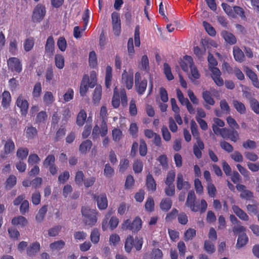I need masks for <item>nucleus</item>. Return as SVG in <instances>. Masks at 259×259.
I'll return each mask as SVG.
<instances>
[{
  "mask_svg": "<svg viewBox=\"0 0 259 259\" xmlns=\"http://www.w3.org/2000/svg\"><path fill=\"white\" fill-rule=\"evenodd\" d=\"M235 60L240 63L242 62L245 59L244 53L238 46H234L233 50Z\"/></svg>",
  "mask_w": 259,
  "mask_h": 259,
  "instance_id": "23",
  "label": "nucleus"
},
{
  "mask_svg": "<svg viewBox=\"0 0 259 259\" xmlns=\"http://www.w3.org/2000/svg\"><path fill=\"white\" fill-rule=\"evenodd\" d=\"M28 223L27 219L23 216L19 215L17 217H14L12 220V224L13 225H20L21 227L25 226Z\"/></svg>",
  "mask_w": 259,
  "mask_h": 259,
  "instance_id": "31",
  "label": "nucleus"
},
{
  "mask_svg": "<svg viewBox=\"0 0 259 259\" xmlns=\"http://www.w3.org/2000/svg\"><path fill=\"white\" fill-rule=\"evenodd\" d=\"M11 101V97L9 91H5L2 94V106L3 108L7 109L10 106Z\"/></svg>",
  "mask_w": 259,
  "mask_h": 259,
  "instance_id": "25",
  "label": "nucleus"
},
{
  "mask_svg": "<svg viewBox=\"0 0 259 259\" xmlns=\"http://www.w3.org/2000/svg\"><path fill=\"white\" fill-rule=\"evenodd\" d=\"M176 177L175 172L174 170H170L166 176L165 183L166 185H174V182L175 181Z\"/></svg>",
  "mask_w": 259,
  "mask_h": 259,
  "instance_id": "57",
  "label": "nucleus"
},
{
  "mask_svg": "<svg viewBox=\"0 0 259 259\" xmlns=\"http://www.w3.org/2000/svg\"><path fill=\"white\" fill-rule=\"evenodd\" d=\"M55 41L52 36L48 37L45 46V52L47 56H52L54 52Z\"/></svg>",
  "mask_w": 259,
  "mask_h": 259,
  "instance_id": "16",
  "label": "nucleus"
},
{
  "mask_svg": "<svg viewBox=\"0 0 259 259\" xmlns=\"http://www.w3.org/2000/svg\"><path fill=\"white\" fill-rule=\"evenodd\" d=\"M134 239L132 236L129 235L127 237L125 244L124 248L127 252L131 251L132 249L134 247Z\"/></svg>",
  "mask_w": 259,
  "mask_h": 259,
  "instance_id": "41",
  "label": "nucleus"
},
{
  "mask_svg": "<svg viewBox=\"0 0 259 259\" xmlns=\"http://www.w3.org/2000/svg\"><path fill=\"white\" fill-rule=\"evenodd\" d=\"M143 167V164L142 161L140 159L136 160L133 164V170L135 172L139 174L140 173Z\"/></svg>",
  "mask_w": 259,
  "mask_h": 259,
  "instance_id": "64",
  "label": "nucleus"
},
{
  "mask_svg": "<svg viewBox=\"0 0 259 259\" xmlns=\"http://www.w3.org/2000/svg\"><path fill=\"white\" fill-rule=\"evenodd\" d=\"M191 131L193 138L196 141L202 140L200 137L199 133L198 130V126L194 120L191 121Z\"/></svg>",
  "mask_w": 259,
  "mask_h": 259,
  "instance_id": "33",
  "label": "nucleus"
},
{
  "mask_svg": "<svg viewBox=\"0 0 259 259\" xmlns=\"http://www.w3.org/2000/svg\"><path fill=\"white\" fill-rule=\"evenodd\" d=\"M202 97L204 100L206 105H204V107L206 109H209L210 107L209 105L213 106L215 104L214 99L212 97L211 93L208 91H204L202 93Z\"/></svg>",
  "mask_w": 259,
  "mask_h": 259,
  "instance_id": "17",
  "label": "nucleus"
},
{
  "mask_svg": "<svg viewBox=\"0 0 259 259\" xmlns=\"http://www.w3.org/2000/svg\"><path fill=\"white\" fill-rule=\"evenodd\" d=\"M89 81V77L87 74H84L82 78L79 88V93L81 96L83 97L85 95L88 90V83Z\"/></svg>",
  "mask_w": 259,
  "mask_h": 259,
  "instance_id": "18",
  "label": "nucleus"
},
{
  "mask_svg": "<svg viewBox=\"0 0 259 259\" xmlns=\"http://www.w3.org/2000/svg\"><path fill=\"white\" fill-rule=\"evenodd\" d=\"M48 118V114L45 111H41L37 114L35 118V123L40 125L41 123H45Z\"/></svg>",
  "mask_w": 259,
  "mask_h": 259,
  "instance_id": "27",
  "label": "nucleus"
},
{
  "mask_svg": "<svg viewBox=\"0 0 259 259\" xmlns=\"http://www.w3.org/2000/svg\"><path fill=\"white\" fill-rule=\"evenodd\" d=\"M190 187V185L187 181H184L183 175L182 173H179L177 177V188L179 190L183 188L187 189Z\"/></svg>",
  "mask_w": 259,
  "mask_h": 259,
  "instance_id": "20",
  "label": "nucleus"
},
{
  "mask_svg": "<svg viewBox=\"0 0 259 259\" xmlns=\"http://www.w3.org/2000/svg\"><path fill=\"white\" fill-rule=\"evenodd\" d=\"M87 113L84 110H81L78 113L76 118V124L79 126H82L87 119Z\"/></svg>",
  "mask_w": 259,
  "mask_h": 259,
  "instance_id": "35",
  "label": "nucleus"
},
{
  "mask_svg": "<svg viewBox=\"0 0 259 259\" xmlns=\"http://www.w3.org/2000/svg\"><path fill=\"white\" fill-rule=\"evenodd\" d=\"M249 104L251 110L256 114H259V102L255 98H251L249 100Z\"/></svg>",
  "mask_w": 259,
  "mask_h": 259,
  "instance_id": "53",
  "label": "nucleus"
},
{
  "mask_svg": "<svg viewBox=\"0 0 259 259\" xmlns=\"http://www.w3.org/2000/svg\"><path fill=\"white\" fill-rule=\"evenodd\" d=\"M81 211L83 221L85 225L92 227L96 224L98 220V211L96 209H92L87 206H82Z\"/></svg>",
  "mask_w": 259,
  "mask_h": 259,
  "instance_id": "2",
  "label": "nucleus"
},
{
  "mask_svg": "<svg viewBox=\"0 0 259 259\" xmlns=\"http://www.w3.org/2000/svg\"><path fill=\"white\" fill-rule=\"evenodd\" d=\"M9 70L12 72L19 73L22 70V64L20 60L16 57L10 58L7 61Z\"/></svg>",
  "mask_w": 259,
  "mask_h": 259,
  "instance_id": "7",
  "label": "nucleus"
},
{
  "mask_svg": "<svg viewBox=\"0 0 259 259\" xmlns=\"http://www.w3.org/2000/svg\"><path fill=\"white\" fill-rule=\"evenodd\" d=\"M259 204L257 202H255L253 204H248L246 205V209L249 214H253L257 215L258 212Z\"/></svg>",
  "mask_w": 259,
  "mask_h": 259,
  "instance_id": "43",
  "label": "nucleus"
},
{
  "mask_svg": "<svg viewBox=\"0 0 259 259\" xmlns=\"http://www.w3.org/2000/svg\"><path fill=\"white\" fill-rule=\"evenodd\" d=\"M172 204V202L170 198H165L161 200L159 206L162 211L167 212L171 208Z\"/></svg>",
  "mask_w": 259,
  "mask_h": 259,
  "instance_id": "24",
  "label": "nucleus"
},
{
  "mask_svg": "<svg viewBox=\"0 0 259 259\" xmlns=\"http://www.w3.org/2000/svg\"><path fill=\"white\" fill-rule=\"evenodd\" d=\"M221 35L224 38L225 40L231 45H234L237 42V39L236 37L232 33L225 30L222 32Z\"/></svg>",
  "mask_w": 259,
  "mask_h": 259,
  "instance_id": "22",
  "label": "nucleus"
},
{
  "mask_svg": "<svg viewBox=\"0 0 259 259\" xmlns=\"http://www.w3.org/2000/svg\"><path fill=\"white\" fill-rule=\"evenodd\" d=\"M196 236V230L192 228L187 229L185 233V240L186 241L192 240Z\"/></svg>",
  "mask_w": 259,
  "mask_h": 259,
  "instance_id": "63",
  "label": "nucleus"
},
{
  "mask_svg": "<svg viewBox=\"0 0 259 259\" xmlns=\"http://www.w3.org/2000/svg\"><path fill=\"white\" fill-rule=\"evenodd\" d=\"M147 80L146 79L141 80V74L137 72L135 73V87L138 94L143 95L147 88Z\"/></svg>",
  "mask_w": 259,
  "mask_h": 259,
  "instance_id": "5",
  "label": "nucleus"
},
{
  "mask_svg": "<svg viewBox=\"0 0 259 259\" xmlns=\"http://www.w3.org/2000/svg\"><path fill=\"white\" fill-rule=\"evenodd\" d=\"M142 221L140 218L137 217L131 222L129 219L124 221L121 225L123 230H131L133 232H138L142 228Z\"/></svg>",
  "mask_w": 259,
  "mask_h": 259,
  "instance_id": "3",
  "label": "nucleus"
},
{
  "mask_svg": "<svg viewBox=\"0 0 259 259\" xmlns=\"http://www.w3.org/2000/svg\"><path fill=\"white\" fill-rule=\"evenodd\" d=\"M184 59L188 63L193 77L196 79L199 78L200 75L197 67L194 64L193 58L190 56L185 55L184 57Z\"/></svg>",
  "mask_w": 259,
  "mask_h": 259,
  "instance_id": "12",
  "label": "nucleus"
},
{
  "mask_svg": "<svg viewBox=\"0 0 259 259\" xmlns=\"http://www.w3.org/2000/svg\"><path fill=\"white\" fill-rule=\"evenodd\" d=\"M248 241V237L246 233L240 234L238 236L236 246L238 248H241L245 245Z\"/></svg>",
  "mask_w": 259,
  "mask_h": 259,
  "instance_id": "36",
  "label": "nucleus"
},
{
  "mask_svg": "<svg viewBox=\"0 0 259 259\" xmlns=\"http://www.w3.org/2000/svg\"><path fill=\"white\" fill-rule=\"evenodd\" d=\"M112 136L113 141L118 142L122 138V132L119 128H115L112 131Z\"/></svg>",
  "mask_w": 259,
  "mask_h": 259,
  "instance_id": "50",
  "label": "nucleus"
},
{
  "mask_svg": "<svg viewBox=\"0 0 259 259\" xmlns=\"http://www.w3.org/2000/svg\"><path fill=\"white\" fill-rule=\"evenodd\" d=\"M122 83L125 85L128 90L133 88L134 84L133 72L132 70H129L128 72L126 70H124L122 74L121 78Z\"/></svg>",
  "mask_w": 259,
  "mask_h": 259,
  "instance_id": "8",
  "label": "nucleus"
},
{
  "mask_svg": "<svg viewBox=\"0 0 259 259\" xmlns=\"http://www.w3.org/2000/svg\"><path fill=\"white\" fill-rule=\"evenodd\" d=\"M42 92V88L41 83L40 82H37L34 85L32 95L34 99H37L40 97Z\"/></svg>",
  "mask_w": 259,
  "mask_h": 259,
  "instance_id": "34",
  "label": "nucleus"
},
{
  "mask_svg": "<svg viewBox=\"0 0 259 259\" xmlns=\"http://www.w3.org/2000/svg\"><path fill=\"white\" fill-rule=\"evenodd\" d=\"M17 178L14 175H10L7 179L5 183V187L7 189L12 188L16 184Z\"/></svg>",
  "mask_w": 259,
  "mask_h": 259,
  "instance_id": "46",
  "label": "nucleus"
},
{
  "mask_svg": "<svg viewBox=\"0 0 259 259\" xmlns=\"http://www.w3.org/2000/svg\"><path fill=\"white\" fill-rule=\"evenodd\" d=\"M65 242L62 240L55 241L50 245L52 250H60L65 246Z\"/></svg>",
  "mask_w": 259,
  "mask_h": 259,
  "instance_id": "55",
  "label": "nucleus"
},
{
  "mask_svg": "<svg viewBox=\"0 0 259 259\" xmlns=\"http://www.w3.org/2000/svg\"><path fill=\"white\" fill-rule=\"evenodd\" d=\"M204 249L208 254H212L215 251L214 244L210 240H206L204 243Z\"/></svg>",
  "mask_w": 259,
  "mask_h": 259,
  "instance_id": "45",
  "label": "nucleus"
},
{
  "mask_svg": "<svg viewBox=\"0 0 259 259\" xmlns=\"http://www.w3.org/2000/svg\"><path fill=\"white\" fill-rule=\"evenodd\" d=\"M234 213L241 220L248 221L249 217L247 214L238 206L234 205L232 207Z\"/></svg>",
  "mask_w": 259,
  "mask_h": 259,
  "instance_id": "19",
  "label": "nucleus"
},
{
  "mask_svg": "<svg viewBox=\"0 0 259 259\" xmlns=\"http://www.w3.org/2000/svg\"><path fill=\"white\" fill-rule=\"evenodd\" d=\"M55 157L54 155L50 154L47 156L43 162V165L46 167L55 164Z\"/></svg>",
  "mask_w": 259,
  "mask_h": 259,
  "instance_id": "61",
  "label": "nucleus"
},
{
  "mask_svg": "<svg viewBox=\"0 0 259 259\" xmlns=\"http://www.w3.org/2000/svg\"><path fill=\"white\" fill-rule=\"evenodd\" d=\"M43 101L47 106L51 105L54 101V98L52 93L49 91L46 92L43 96Z\"/></svg>",
  "mask_w": 259,
  "mask_h": 259,
  "instance_id": "42",
  "label": "nucleus"
},
{
  "mask_svg": "<svg viewBox=\"0 0 259 259\" xmlns=\"http://www.w3.org/2000/svg\"><path fill=\"white\" fill-rule=\"evenodd\" d=\"M65 125L61 124L60 127L56 131V135L54 138V141L58 142L62 138H63L66 134Z\"/></svg>",
  "mask_w": 259,
  "mask_h": 259,
  "instance_id": "39",
  "label": "nucleus"
},
{
  "mask_svg": "<svg viewBox=\"0 0 259 259\" xmlns=\"http://www.w3.org/2000/svg\"><path fill=\"white\" fill-rule=\"evenodd\" d=\"M112 105L115 108H118L120 105L119 95L117 87L114 90L113 97L112 99Z\"/></svg>",
  "mask_w": 259,
  "mask_h": 259,
  "instance_id": "40",
  "label": "nucleus"
},
{
  "mask_svg": "<svg viewBox=\"0 0 259 259\" xmlns=\"http://www.w3.org/2000/svg\"><path fill=\"white\" fill-rule=\"evenodd\" d=\"M15 145L14 141L11 138L8 139L4 145L3 151L0 154L1 158H6L9 154L14 151Z\"/></svg>",
  "mask_w": 259,
  "mask_h": 259,
  "instance_id": "6",
  "label": "nucleus"
},
{
  "mask_svg": "<svg viewBox=\"0 0 259 259\" xmlns=\"http://www.w3.org/2000/svg\"><path fill=\"white\" fill-rule=\"evenodd\" d=\"M204 149V144L202 140L197 141L193 146V152L195 156L198 159L202 156V151Z\"/></svg>",
  "mask_w": 259,
  "mask_h": 259,
  "instance_id": "13",
  "label": "nucleus"
},
{
  "mask_svg": "<svg viewBox=\"0 0 259 259\" xmlns=\"http://www.w3.org/2000/svg\"><path fill=\"white\" fill-rule=\"evenodd\" d=\"M196 196L193 191L188 192L186 205L190 208L192 211L197 212L199 210V205H195Z\"/></svg>",
  "mask_w": 259,
  "mask_h": 259,
  "instance_id": "10",
  "label": "nucleus"
},
{
  "mask_svg": "<svg viewBox=\"0 0 259 259\" xmlns=\"http://www.w3.org/2000/svg\"><path fill=\"white\" fill-rule=\"evenodd\" d=\"M17 106L20 108V111L22 116H25L28 112L29 104L28 101L24 99L22 95L18 97L16 101Z\"/></svg>",
  "mask_w": 259,
  "mask_h": 259,
  "instance_id": "11",
  "label": "nucleus"
},
{
  "mask_svg": "<svg viewBox=\"0 0 259 259\" xmlns=\"http://www.w3.org/2000/svg\"><path fill=\"white\" fill-rule=\"evenodd\" d=\"M47 211V206L44 205L39 210L38 213L36 214L35 219L38 222H41L43 221L45 215Z\"/></svg>",
  "mask_w": 259,
  "mask_h": 259,
  "instance_id": "49",
  "label": "nucleus"
},
{
  "mask_svg": "<svg viewBox=\"0 0 259 259\" xmlns=\"http://www.w3.org/2000/svg\"><path fill=\"white\" fill-rule=\"evenodd\" d=\"M102 96V88L100 85H98L94 90L93 96V101L95 104L98 103Z\"/></svg>",
  "mask_w": 259,
  "mask_h": 259,
  "instance_id": "38",
  "label": "nucleus"
},
{
  "mask_svg": "<svg viewBox=\"0 0 259 259\" xmlns=\"http://www.w3.org/2000/svg\"><path fill=\"white\" fill-rule=\"evenodd\" d=\"M40 248V244L38 242L35 241L30 245L27 248L26 252L28 255L32 256L38 252Z\"/></svg>",
  "mask_w": 259,
  "mask_h": 259,
  "instance_id": "21",
  "label": "nucleus"
},
{
  "mask_svg": "<svg viewBox=\"0 0 259 259\" xmlns=\"http://www.w3.org/2000/svg\"><path fill=\"white\" fill-rule=\"evenodd\" d=\"M178 215V210L174 208L170 212L167 213L166 215L165 220L166 222H171L175 219Z\"/></svg>",
  "mask_w": 259,
  "mask_h": 259,
  "instance_id": "58",
  "label": "nucleus"
},
{
  "mask_svg": "<svg viewBox=\"0 0 259 259\" xmlns=\"http://www.w3.org/2000/svg\"><path fill=\"white\" fill-rule=\"evenodd\" d=\"M211 76L215 83L219 87L224 84V80L221 77V72L219 68H213L211 72Z\"/></svg>",
  "mask_w": 259,
  "mask_h": 259,
  "instance_id": "15",
  "label": "nucleus"
},
{
  "mask_svg": "<svg viewBox=\"0 0 259 259\" xmlns=\"http://www.w3.org/2000/svg\"><path fill=\"white\" fill-rule=\"evenodd\" d=\"M146 186L148 190L154 191L156 190V184L155 181L150 174L147 176Z\"/></svg>",
  "mask_w": 259,
  "mask_h": 259,
  "instance_id": "30",
  "label": "nucleus"
},
{
  "mask_svg": "<svg viewBox=\"0 0 259 259\" xmlns=\"http://www.w3.org/2000/svg\"><path fill=\"white\" fill-rule=\"evenodd\" d=\"M46 13V7L41 4H37L34 8L32 15V21L34 22H39L44 18Z\"/></svg>",
  "mask_w": 259,
  "mask_h": 259,
  "instance_id": "4",
  "label": "nucleus"
},
{
  "mask_svg": "<svg viewBox=\"0 0 259 259\" xmlns=\"http://www.w3.org/2000/svg\"><path fill=\"white\" fill-rule=\"evenodd\" d=\"M112 24L114 34L118 36L121 32V23L119 14L116 12H113L111 14Z\"/></svg>",
  "mask_w": 259,
  "mask_h": 259,
  "instance_id": "9",
  "label": "nucleus"
},
{
  "mask_svg": "<svg viewBox=\"0 0 259 259\" xmlns=\"http://www.w3.org/2000/svg\"><path fill=\"white\" fill-rule=\"evenodd\" d=\"M100 233L97 228H94L91 233V240L94 243L97 244L100 240Z\"/></svg>",
  "mask_w": 259,
  "mask_h": 259,
  "instance_id": "51",
  "label": "nucleus"
},
{
  "mask_svg": "<svg viewBox=\"0 0 259 259\" xmlns=\"http://www.w3.org/2000/svg\"><path fill=\"white\" fill-rule=\"evenodd\" d=\"M233 105L236 111L240 114H244L246 112V109L244 104L236 100L233 101Z\"/></svg>",
  "mask_w": 259,
  "mask_h": 259,
  "instance_id": "29",
  "label": "nucleus"
},
{
  "mask_svg": "<svg viewBox=\"0 0 259 259\" xmlns=\"http://www.w3.org/2000/svg\"><path fill=\"white\" fill-rule=\"evenodd\" d=\"M92 142L90 140H86L82 142L80 144L79 147V150L80 153L85 154L89 150L92 146Z\"/></svg>",
  "mask_w": 259,
  "mask_h": 259,
  "instance_id": "28",
  "label": "nucleus"
},
{
  "mask_svg": "<svg viewBox=\"0 0 259 259\" xmlns=\"http://www.w3.org/2000/svg\"><path fill=\"white\" fill-rule=\"evenodd\" d=\"M29 150L27 148L21 147L17 149L16 156L18 159L24 160L28 155Z\"/></svg>",
  "mask_w": 259,
  "mask_h": 259,
  "instance_id": "37",
  "label": "nucleus"
},
{
  "mask_svg": "<svg viewBox=\"0 0 259 259\" xmlns=\"http://www.w3.org/2000/svg\"><path fill=\"white\" fill-rule=\"evenodd\" d=\"M25 136L28 139H33L37 135L36 128L32 126L26 127L25 130Z\"/></svg>",
  "mask_w": 259,
  "mask_h": 259,
  "instance_id": "32",
  "label": "nucleus"
},
{
  "mask_svg": "<svg viewBox=\"0 0 259 259\" xmlns=\"http://www.w3.org/2000/svg\"><path fill=\"white\" fill-rule=\"evenodd\" d=\"M94 198L97 201L98 208L100 209H105L108 206V201L106 194H101L99 196L93 195Z\"/></svg>",
  "mask_w": 259,
  "mask_h": 259,
  "instance_id": "14",
  "label": "nucleus"
},
{
  "mask_svg": "<svg viewBox=\"0 0 259 259\" xmlns=\"http://www.w3.org/2000/svg\"><path fill=\"white\" fill-rule=\"evenodd\" d=\"M163 72L167 80L174 79V77L171 73V68L167 63H164L163 64Z\"/></svg>",
  "mask_w": 259,
  "mask_h": 259,
  "instance_id": "48",
  "label": "nucleus"
},
{
  "mask_svg": "<svg viewBox=\"0 0 259 259\" xmlns=\"http://www.w3.org/2000/svg\"><path fill=\"white\" fill-rule=\"evenodd\" d=\"M55 62L56 66L61 69L64 67V58L60 54H56L55 57Z\"/></svg>",
  "mask_w": 259,
  "mask_h": 259,
  "instance_id": "47",
  "label": "nucleus"
},
{
  "mask_svg": "<svg viewBox=\"0 0 259 259\" xmlns=\"http://www.w3.org/2000/svg\"><path fill=\"white\" fill-rule=\"evenodd\" d=\"M139 153L141 156H145L147 153V147L143 139L140 140Z\"/></svg>",
  "mask_w": 259,
  "mask_h": 259,
  "instance_id": "59",
  "label": "nucleus"
},
{
  "mask_svg": "<svg viewBox=\"0 0 259 259\" xmlns=\"http://www.w3.org/2000/svg\"><path fill=\"white\" fill-rule=\"evenodd\" d=\"M212 128L215 135H220L224 139H230L234 142L239 139V134L236 130H230L226 127L220 128L215 124L212 125Z\"/></svg>",
  "mask_w": 259,
  "mask_h": 259,
  "instance_id": "1",
  "label": "nucleus"
},
{
  "mask_svg": "<svg viewBox=\"0 0 259 259\" xmlns=\"http://www.w3.org/2000/svg\"><path fill=\"white\" fill-rule=\"evenodd\" d=\"M203 26L209 35L214 36L216 35L215 29L208 22L205 21H203Z\"/></svg>",
  "mask_w": 259,
  "mask_h": 259,
  "instance_id": "52",
  "label": "nucleus"
},
{
  "mask_svg": "<svg viewBox=\"0 0 259 259\" xmlns=\"http://www.w3.org/2000/svg\"><path fill=\"white\" fill-rule=\"evenodd\" d=\"M207 190L209 196L211 198H214L217 193V189L214 185L211 183H207Z\"/></svg>",
  "mask_w": 259,
  "mask_h": 259,
  "instance_id": "62",
  "label": "nucleus"
},
{
  "mask_svg": "<svg viewBox=\"0 0 259 259\" xmlns=\"http://www.w3.org/2000/svg\"><path fill=\"white\" fill-rule=\"evenodd\" d=\"M146 210L149 212H152L154 209V202L152 197L148 198L145 204Z\"/></svg>",
  "mask_w": 259,
  "mask_h": 259,
  "instance_id": "60",
  "label": "nucleus"
},
{
  "mask_svg": "<svg viewBox=\"0 0 259 259\" xmlns=\"http://www.w3.org/2000/svg\"><path fill=\"white\" fill-rule=\"evenodd\" d=\"M84 176L82 171L78 170L76 172L75 176V182L78 186H81L84 180Z\"/></svg>",
  "mask_w": 259,
  "mask_h": 259,
  "instance_id": "54",
  "label": "nucleus"
},
{
  "mask_svg": "<svg viewBox=\"0 0 259 259\" xmlns=\"http://www.w3.org/2000/svg\"><path fill=\"white\" fill-rule=\"evenodd\" d=\"M207 60L208 62V68L211 72L213 68H218L215 67L218 65L217 60L210 53L208 54Z\"/></svg>",
  "mask_w": 259,
  "mask_h": 259,
  "instance_id": "44",
  "label": "nucleus"
},
{
  "mask_svg": "<svg viewBox=\"0 0 259 259\" xmlns=\"http://www.w3.org/2000/svg\"><path fill=\"white\" fill-rule=\"evenodd\" d=\"M71 117V112L69 108L65 109L62 112V118L61 124L65 125Z\"/></svg>",
  "mask_w": 259,
  "mask_h": 259,
  "instance_id": "56",
  "label": "nucleus"
},
{
  "mask_svg": "<svg viewBox=\"0 0 259 259\" xmlns=\"http://www.w3.org/2000/svg\"><path fill=\"white\" fill-rule=\"evenodd\" d=\"M112 69L110 66L108 65L106 68L105 74V86L106 88H110L111 84V79L112 77Z\"/></svg>",
  "mask_w": 259,
  "mask_h": 259,
  "instance_id": "26",
  "label": "nucleus"
}]
</instances>
